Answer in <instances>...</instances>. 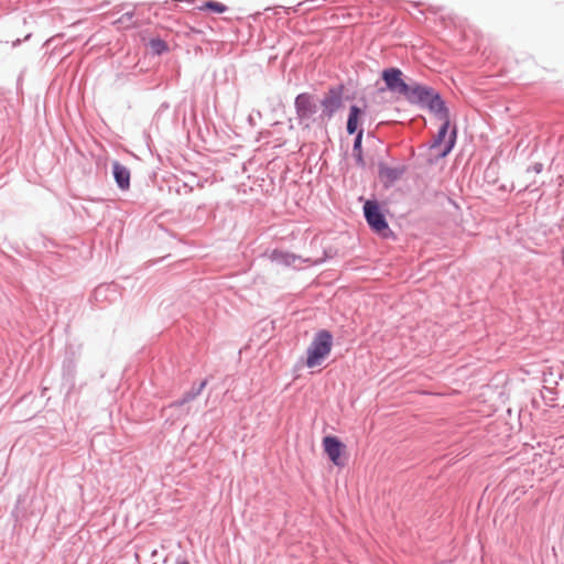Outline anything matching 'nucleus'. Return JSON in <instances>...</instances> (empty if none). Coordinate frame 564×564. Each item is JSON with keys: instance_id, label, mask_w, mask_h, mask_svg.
Returning <instances> with one entry per match:
<instances>
[{"instance_id": "nucleus-1", "label": "nucleus", "mask_w": 564, "mask_h": 564, "mask_svg": "<svg viewBox=\"0 0 564 564\" xmlns=\"http://www.w3.org/2000/svg\"><path fill=\"white\" fill-rule=\"evenodd\" d=\"M333 347V336L328 330H319L306 352V366L314 368L319 366L330 354Z\"/></svg>"}, {"instance_id": "nucleus-2", "label": "nucleus", "mask_w": 564, "mask_h": 564, "mask_svg": "<svg viewBox=\"0 0 564 564\" xmlns=\"http://www.w3.org/2000/svg\"><path fill=\"white\" fill-rule=\"evenodd\" d=\"M364 213L369 227L378 235L387 238L391 235L389 225L375 200H367L364 205Z\"/></svg>"}, {"instance_id": "nucleus-3", "label": "nucleus", "mask_w": 564, "mask_h": 564, "mask_svg": "<svg viewBox=\"0 0 564 564\" xmlns=\"http://www.w3.org/2000/svg\"><path fill=\"white\" fill-rule=\"evenodd\" d=\"M449 128V118L443 117L442 124L440 127L438 133L434 139L431 149L436 151V156L444 158L446 156L452 148L454 147L456 139V130L453 129L452 133L448 134Z\"/></svg>"}, {"instance_id": "nucleus-4", "label": "nucleus", "mask_w": 564, "mask_h": 564, "mask_svg": "<svg viewBox=\"0 0 564 564\" xmlns=\"http://www.w3.org/2000/svg\"><path fill=\"white\" fill-rule=\"evenodd\" d=\"M322 108H323V111H322V115H321V119L324 120V119H330L334 113L336 111H338L340 109V107L343 106V90L341 88H332L329 89L322 102Z\"/></svg>"}, {"instance_id": "nucleus-5", "label": "nucleus", "mask_w": 564, "mask_h": 564, "mask_svg": "<svg viewBox=\"0 0 564 564\" xmlns=\"http://www.w3.org/2000/svg\"><path fill=\"white\" fill-rule=\"evenodd\" d=\"M295 110L300 121L306 122V127H308V121L315 116L317 106L314 98L310 94L304 93L295 98Z\"/></svg>"}, {"instance_id": "nucleus-6", "label": "nucleus", "mask_w": 564, "mask_h": 564, "mask_svg": "<svg viewBox=\"0 0 564 564\" xmlns=\"http://www.w3.org/2000/svg\"><path fill=\"white\" fill-rule=\"evenodd\" d=\"M323 447L334 465L339 467L345 465L344 460L341 459L345 445L337 437L325 436L323 438Z\"/></svg>"}, {"instance_id": "nucleus-7", "label": "nucleus", "mask_w": 564, "mask_h": 564, "mask_svg": "<svg viewBox=\"0 0 564 564\" xmlns=\"http://www.w3.org/2000/svg\"><path fill=\"white\" fill-rule=\"evenodd\" d=\"M382 78L387 88L391 91L403 95L408 84L402 79V72L399 68H388L382 72Z\"/></svg>"}, {"instance_id": "nucleus-8", "label": "nucleus", "mask_w": 564, "mask_h": 564, "mask_svg": "<svg viewBox=\"0 0 564 564\" xmlns=\"http://www.w3.org/2000/svg\"><path fill=\"white\" fill-rule=\"evenodd\" d=\"M432 93V89H429L421 85H408L406 91H404L403 96L411 101V102H422L430 98V94Z\"/></svg>"}, {"instance_id": "nucleus-9", "label": "nucleus", "mask_w": 564, "mask_h": 564, "mask_svg": "<svg viewBox=\"0 0 564 564\" xmlns=\"http://www.w3.org/2000/svg\"><path fill=\"white\" fill-rule=\"evenodd\" d=\"M424 105H426L441 121L443 120V117L448 118V111L445 108L443 100L438 95L434 94L433 90L430 94V98L424 101Z\"/></svg>"}, {"instance_id": "nucleus-10", "label": "nucleus", "mask_w": 564, "mask_h": 564, "mask_svg": "<svg viewBox=\"0 0 564 564\" xmlns=\"http://www.w3.org/2000/svg\"><path fill=\"white\" fill-rule=\"evenodd\" d=\"M112 172L115 180L118 184V186L121 189H128L130 186V172L129 170L120 164L119 162H113L112 164Z\"/></svg>"}, {"instance_id": "nucleus-11", "label": "nucleus", "mask_w": 564, "mask_h": 564, "mask_svg": "<svg viewBox=\"0 0 564 564\" xmlns=\"http://www.w3.org/2000/svg\"><path fill=\"white\" fill-rule=\"evenodd\" d=\"M362 116V110L357 106H351L349 110V116L347 120V132L349 134L358 133V126L360 117Z\"/></svg>"}, {"instance_id": "nucleus-12", "label": "nucleus", "mask_w": 564, "mask_h": 564, "mask_svg": "<svg viewBox=\"0 0 564 564\" xmlns=\"http://www.w3.org/2000/svg\"><path fill=\"white\" fill-rule=\"evenodd\" d=\"M403 174V169L382 166L380 169V177L386 182H394Z\"/></svg>"}, {"instance_id": "nucleus-13", "label": "nucleus", "mask_w": 564, "mask_h": 564, "mask_svg": "<svg viewBox=\"0 0 564 564\" xmlns=\"http://www.w3.org/2000/svg\"><path fill=\"white\" fill-rule=\"evenodd\" d=\"M364 131L360 129L356 135L355 142H354V156L356 158V161L359 165H364V159H362V152H361V140H362Z\"/></svg>"}, {"instance_id": "nucleus-14", "label": "nucleus", "mask_w": 564, "mask_h": 564, "mask_svg": "<svg viewBox=\"0 0 564 564\" xmlns=\"http://www.w3.org/2000/svg\"><path fill=\"white\" fill-rule=\"evenodd\" d=\"M200 9H209V10H213L214 12H217V13H223L226 11V6L220 3V2H216V1H207L205 2Z\"/></svg>"}, {"instance_id": "nucleus-15", "label": "nucleus", "mask_w": 564, "mask_h": 564, "mask_svg": "<svg viewBox=\"0 0 564 564\" xmlns=\"http://www.w3.org/2000/svg\"><path fill=\"white\" fill-rule=\"evenodd\" d=\"M151 46L154 50L155 53L160 54L164 51H166V44L161 40H153L151 41Z\"/></svg>"}, {"instance_id": "nucleus-16", "label": "nucleus", "mask_w": 564, "mask_h": 564, "mask_svg": "<svg viewBox=\"0 0 564 564\" xmlns=\"http://www.w3.org/2000/svg\"><path fill=\"white\" fill-rule=\"evenodd\" d=\"M124 19H127V20H131V19H132V14H131V13H127L126 15L121 17V18L118 20V23H122Z\"/></svg>"}, {"instance_id": "nucleus-17", "label": "nucleus", "mask_w": 564, "mask_h": 564, "mask_svg": "<svg viewBox=\"0 0 564 564\" xmlns=\"http://www.w3.org/2000/svg\"><path fill=\"white\" fill-rule=\"evenodd\" d=\"M178 564H189V563L187 561H183V562H181Z\"/></svg>"}]
</instances>
